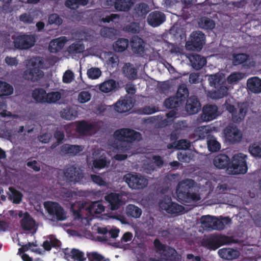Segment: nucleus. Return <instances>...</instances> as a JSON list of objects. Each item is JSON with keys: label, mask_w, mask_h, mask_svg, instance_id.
<instances>
[{"label": "nucleus", "mask_w": 261, "mask_h": 261, "mask_svg": "<svg viewBox=\"0 0 261 261\" xmlns=\"http://www.w3.org/2000/svg\"><path fill=\"white\" fill-rule=\"evenodd\" d=\"M247 158V155L239 153L234 154L230 161L227 155L221 153L214 158L213 163L218 169H226V172L228 174H244L248 170Z\"/></svg>", "instance_id": "1"}, {"label": "nucleus", "mask_w": 261, "mask_h": 261, "mask_svg": "<svg viewBox=\"0 0 261 261\" xmlns=\"http://www.w3.org/2000/svg\"><path fill=\"white\" fill-rule=\"evenodd\" d=\"M141 136L140 133L127 128L117 129L114 133L115 139L121 142L118 146L119 150L123 152L129 150L130 148V143L135 140H139Z\"/></svg>", "instance_id": "2"}, {"label": "nucleus", "mask_w": 261, "mask_h": 261, "mask_svg": "<svg viewBox=\"0 0 261 261\" xmlns=\"http://www.w3.org/2000/svg\"><path fill=\"white\" fill-rule=\"evenodd\" d=\"M205 43V35L200 31H195L191 33L189 40L186 43L187 50L200 51Z\"/></svg>", "instance_id": "3"}, {"label": "nucleus", "mask_w": 261, "mask_h": 261, "mask_svg": "<svg viewBox=\"0 0 261 261\" xmlns=\"http://www.w3.org/2000/svg\"><path fill=\"white\" fill-rule=\"evenodd\" d=\"M43 63L42 61L39 59L35 58L32 60L31 65L33 67L24 71V78L32 82H37L40 80L44 76V72L40 68Z\"/></svg>", "instance_id": "4"}, {"label": "nucleus", "mask_w": 261, "mask_h": 261, "mask_svg": "<svg viewBox=\"0 0 261 261\" xmlns=\"http://www.w3.org/2000/svg\"><path fill=\"white\" fill-rule=\"evenodd\" d=\"M15 48L20 50L28 49L33 47L36 42L35 36L21 33L16 37L12 36Z\"/></svg>", "instance_id": "5"}, {"label": "nucleus", "mask_w": 261, "mask_h": 261, "mask_svg": "<svg viewBox=\"0 0 261 261\" xmlns=\"http://www.w3.org/2000/svg\"><path fill=\"white\" fill-rule=\"evenodd\" d=\"M44 206L54 220L63 221L66 219L64 210L58 202L46 201L44 203Z\"/></svg>", "instance_id": "6"}, {"label": "nucleus", "mask_w": 261, "mask_h": 261, "mask_svg": "<svg viewBox=\"0 0 261 261\" xmlns=\"http://www.w3.org/2000/svg\"><path fill=\"white\" fill-rule=\"evenodd\" d=\"M234 242L231 237L224 235L213 236L204 241V245L209 249L215 250L220 246Z\"/></svg>", "instance_id": "7"}, {"label": "nucleus", "mask_w": 261, "mask_h": 261, "mask_svg": "<svg viewBox=\"0 0 261 261\" xmlns=\"http://www.w3.org/2000/svg\"><path fill=\"white\" fill-rule=\"evenodd\" d=\"M123 179L132 189H142L148 184V180L140 174L127 173L124 176Z\"/></svg>", "instance_id": "8"}, {"label": "nucleus", "mask_w": 261, "mask_h": 261, "mask_svg": "<svg viewBox=\"0 0 261 261\" xmlns=\"http://www.w3.org/2000/svg\"><path fill=\"white\" fill-rule=\"evenodd\" d=\"M64 175L68 182H73V184L78 182L82 184L85 182L84 180L85 178L84 174L74 166H71L66 168L64 171Z\"/></svg>", "instance_id": "9"}, {"label": "nucleus", "mask_w": 261, "mask_h": 261, "mask_svg": "<svg viewBox=\"0 0 261 261\" xmlns=\"http://www.w3.org/2000/svg\"><path fill=\"white\" fill-rule=\"evenodd\" d=\"M159 206L170 214H178L184 210L182 205L172 202L171 197H168L160 201Z\"/></svg>", "instance_id": "10"}, {"label": "nucleus", "mask_w": 261, "mask_h": 261, "mask_svg": "<svg viewBox=\"0 0 261 261\" xmlns=\"http://www.w3.org/2000/svg\"><path fill=\"white\" fill-rule=\"evenodd\" d=\"M227 140L232 143L240 142L242 138V134L237 126L234 125L227 126L224 130Z\"/></svg>", "instance_id": "11"}, {"label": "nucleus", "mask_w": 261, "mask_h": 261, "mask_svg": "<svg viewBox=\"0 0 261 261\" xmlns=\"http://www.w3.org/2000/svg\"><path fill=\"white\" fill-rule=\"evenodd\" d=\"M195 184V181L192 179H186L179 182L176 189L177 197L182 199L185 196H188L190 189Z\"/></svg>", "instance_id": "12"}, {"label": "nucleus", "mask_w": 261, "mask_h": 261, "mask_svg": "<svg viewBox=\"0 0 261 261\" xmlns=\"http://www.w3.org/2000/svg\"><path fill=\"white\" fill-rule=\"evenodd\" d=\"M165 14L159 11L151 12L148 16L147 21L148 24L153 27H158L166 21Z\"/></svg>", "instance_id": "13"}, {"label": "nucleus", "mask_w": 261, "mask_h": 261, "mask_svg": "<svg viewBox=\"0 0 261 261\" xmlns=\"http://www.w3.org/2000/svg\"><path fill=\"white\" fill-rule=\"evenodd\" d=\"M218 107L215 105H206L202 109L201 116L204 121H210L216 119L218 116Z\"/></svg>", "instance_id": "14"}, {"label": "nucleus", "mask_w": 261, "mask_h": 261, "mask_svg": "<svg viewBox=\"0 0 261 261\" xmlns=\"http://www.w3.org/2000/svg\"><path fill=\"white\" fill-rule=\"evenodd\" d=\"M133 105V100L129 97L121 98L115 104V110L118 113H123L129 111Z\"/></svg>", "instance_id": "15"}, {"label": "nucleus", "mask_w": 261, "mask_h": 261, "mask_svg": "<svg viewBox=\"0 0 261 261\" xmlns=\"http://www.w3.org/2000/svg\"><path fill=\"white\" fill-rule=\"evenodd\" d=\"M76 130L78 133L83 134L89 132L95 133L98 130V126L95 122H88L83 120L78 122Z\"/></svg>", "instance_id": "16"}, {"label": "nucleus", "mask_w": 261, "mask_h": 261, "mask_svg": "<svg viewBox=\"0 0 261 261\" xmlns=\"http://www.w3.org/2000/svg\"><path fill=\"white\" fill-rule=\"evenodd\" d=\"M63 252L64 254V258L68 261H70L71 259L85 261L86 259L84 252L77 249L73 248L69 251L68 248H65L63 250Z\"/></svg>", "instance_id": "17"}, {"label": "nucleus", "mask_w": 261, "mask_h": 261, "mask_svg": "<svg viewBox=\"0 0 261 261\" xmlns=\"http://www.w3.org/2000/svg\"><path fill=\"white\" fill-rule=\"evenodd\" d=\"M185 109L191 115L196 114L200 110L201 104L196 96H191L187 99Z\"/></svg>", "instance_id": "18"}, {"label": "nucleus", "mask_w": 261, "mask_h": 261, "mask_svg": "<svg viewBox=\"0 0 261 261\" xmlns=\"http://www.w3.org/2000/svg\"><path fill=\"white\" fill-rule=\"evenodd\" d=\"M133 52L139 55H143L145 52V43L143 40L138 36H133L130 42Z\"/></svg>", "instance_id": "19"}, {"label": "nucleus", "mask_w": 261, "mask_h": 261, "mask_svg": "<svg viewBox=\"0 0 261 261\" xmlns=\"http://www.w3.org/2000/svg\"><path fill=\"white\" fill-rule=\"evenodd\" d=\"M248 91L254 94L261 93V79L257 76L249 78L247 81Z\"/></svg>", "instance_id": "20"}, {"label": "nucleus", "mask_w": 261, "mask_h": 261, "mask_svg": "<svg viewBox=\"0 0 261 261\" xmlns=\"http://www.w3.org/2000/svg\"><path fill=\"white\" fill-rule=\"evenodd\" d=\"M218 253L221 258L226 260L236 259L240 255L239 251L232 248H222L218 250Z\"/></svg>", "instance_id": "21"}, {"label": "nucleus", "mask_w": 261, "mask_h": 261, "mask_svg": "<svg viewBox=\"0 0 261 261\" xmlns=\"http://www.w3.org/2000/svg\"><path fill=\"white\" fill-rule=\"evenodd\" d=\"M149 11V7L147 4L140 3L135 6L133 15L137 19L144 18Z\"/></svg>", "instance_id": "22"}, {"label": "nucleus", "mask_w": 261, "mask_h": 261, "mask_svg": "<svg viewBox=\"0 0 261 261\" xmlns=\"http://www.w3.org/2000/svg\"><path fill=\"white\" fill-rule=\"evenodd\" d=\"M83 149L84 147L82 145L64 144L61 146L60 150L65 154L75 156L83 151Z\"/></svg>", "instance_id": "23"}, {"label": "nucleus", "mask_w": 261, "mask_h": 261, "mask_svg": "<svg viewBox=\"0 0 261 261\" xmlns=\"http://www.w3.org/2000/svg\"><path fill=\"white\" fill-rule=\"evenodd\" d=\"M105 200L109 203L112 211L118 210L122 203L119 195L115 193H111L105 196Z\"/></svg>", "instance_id": "24"}, {"label": "nucleus", "mask_w": 261, "mask_h": 261, "mask_svg": "<svg viewBox=\"0 0 261 261\" xmlns=\"http://www.w3.org/2000/svg\"><path fill=\"white\" fill-rule=\"evenodd\" d=\"M189 60L192 67L197 70L201 69L206 63V59L198 54L191 55Z\"/></svg>", "instance_id": "25"}, {"label": "nucleus", "mask_w": 261, "mask_h": 261, "mask_svg": "<svg viewBox=\"0 0 261 261\" xmlns=\"http://www.w3.org/2000/svg\"><path fill=\"white\" fill-rule=\"evenodd\" d=\"M67 39L66 37H61L50 41L49 44V49L51 53H57L65 45Z\"/></svg>", "instance_id": "26"}, {"label": "nucleus", "mask_w": 261, "mask_h": 261, "mask_svg": "<svg viewBox=\"0 0 261 261\" xmlns=\"http://www.w3.org/2000/svg\"><path fill=\"white\" fill-rule=\"evenodd\" d=\"M20 225L23 230H31L33 229L35 222L28 212L24 213L23 217L20 220Z\"/></svg>", "instance_id": "27"}, {"label": "nucleus", "mask_w": 261, "mask_h": 261, "mask_svg": "<svg viewBox=\"0 0 261 261\" xmlns=\"http://www.w3.org/2000/svg\"><path fill=\"white\" fill-rule=\"evenodd\" d=\"M177 254V251L174 248L167 246V248L161 252V255L163 261H175Z\"/></svg>", "instance_id": "28"}, {"label": "nucleus", "mask_w": 261, "mask_h": 261, "mask_svg": "<svg viewBox=\"0 0 261 261\" xmlns=\"http://www.w3.org/2000/svg\"><path fill=\"white\" fill-rule=\"evenodd\" d=\"M191 146L190 142L187 139H180L173 143H169L167 145L168 149H177L181 150H186L189 148Z\"/></svg>", "instance_id": "29"}, {"label": "nucleus", "mask_w": 261, "mask_h": 261, "mask_svg": "<svg viewBox=\"0 0 261 261\" xmlns=\"http://www.w3.org/2000/svg\"><path fill=\"white\" fill-rule=\"evenodd\" d=\"M132 4V0H115L114 8L118 11L126 12L129 10Z\"/></svg>", "instance_id": "30"}, {"label": "nucleus", "mask_w": 261, "mask_h": 261, "mask_svg": "<svg viewBox=\"0 0 261 261\" xmlns=\"http://www.w3.org/2000/svg\"><path fill=\"white\" fill-rule=\"evenodd\" d=\"M215 89L216 90L213 92V98L215 99L222 98L228 94V88L225 81Z\"/></svg>", "instance_id": "31"}, {"label": "nucleus", "mask_w": 261, "mask_h": 261, "mask_svg": "<svg viewBox=\"0 0 261 261\" xmlns=\"http://www.w3.org/2000/svg\"><path fill=\"white\" fill-rule=\"evenodd\" d=\"M231 222V219L228 217H221L220 219L215 217L213 229L222 230L224 228L225 225H229Z\"/></svg>", "instance_id": "32"}, {"label": "nucleus", "mask_w": 261, "mask_h": 261, "mask_svg": "<svg viewBox=\"0 0 261 261\" xmlns=\"http://www.w3.org/2000/svg\"><path fill=\"white\" fill-rule=\"evenodd\" d=\"M129 41L127 39L120 38L113 44V49L116 52L121 53L125 50L128 46Z\"/></svg>", "instance_id": "33"}, {"label": "nucleus", "mask_w": 261, "mask_h": 261, "mask_svg": "<svg viewBox=\"0 0 261 261\" xmlns=\"http://www.w3.org/2000/svg\"><path fill=\"white\" fill-rule=\"evenodd\" d=\"M123 70L125 76L130 80H134L137 78V70L134 65L130 63H126L123 67Z\"/></svg>", "instance_id": "34"}, {"label": "nucleus", "mask_w": 261, "mask_h": 261, "mask_svg": "<svg viewBox=\"0 0 261 261\" xmlns=\"http://www.w3.org/2000/svg\"><path fill=\"white\" fill-rule=\"evenodd\" d=\"M117 86V83L114 80L110 79L105 81L100 84L99 89L103 93H109L115 90Z\"/></svg>", "instance_id": "35"}, {"label": "nucleus", "mask_w": 261, "mask_h": 261, "mask_svg": "<svg viewBox=\"0 0 261 261\" xmlns=\"http://www.w3.org/2000/svg\"><path fill=\"white\" fill-rule=\"evenodd\" d=\"M181 102L176 96H171L165 100L164 105L167 109L177 110L181 105Z\"/></svg>", "instance_id": "36"}, {"label": "nucleus", "mask_w": 261, "mask_h": 261, "mask_svg": "<svg viewBox=\"0 0 261 261\" xmlns=\"http://www.w3.org/2000/svg\"><path fill=\"white\" fill-rule=\"evenodd\" d=\"M46 95V91L43 88H35L32 92V97L38 103H45Z\"/></svg>", "instance_id": "37"}, {"label": "nucleus", "mask_w": 261, "mask_h": 261, "mask_svg": "<svg viewBox=\"0 0 261 261\" xmlns=\"http://www.w3.org/2000/svg\"><path fill=\"white\" fill-rule=\"evenodd\" d=\"M239 112L238 115L233 116L232 120L234 122H240L245 118L248 110V105L246 103H243L239 106Z\"/></svg>", "instance_id": "38"}, {"label": "nucleus", "mask_w": 261, "mask_h": 261, "mask_svg": "<svg viewBox=\"0 0 261 261\" xmlns=\"http://www.w3.org/2000/svg\"><path fill=\"white\" fill-rule=\"evenodd\" d=\"M14 89L10 84L0 81V97L7 96L13 94Z\"/></svg>", "instance_id": "39"}, {"label": "nucleus", "mask_w": 261, "mask_h": 261, "mask_svg": "<svg viewBox=\"0 0 261 261\" xmlns=\"http://www.w3.org/2000/svg\"><path fill=\"white\" fill-rule=\"evenodd\" d=\"M85 50V46L79 41H76L70 44L67 48L70 55H76L82 53Z\"/></svg>", "instance_id": "40"}, {"label": "nucleus", "mask_w": 261, "mask_h": 261, "mask_svg": "<svg viewBox=\"0 0 261 261\" xmlns=\"http://www.w3.org/2000/svg\"><path fill=\"white\" fill-rule=\"evenodd\" d=\"M126 214L128 217L138 218L142 214V210L134 204H128L126 208Z\"/></svg>", "instance_id": "41"}, {"label": "nucleus", "mask_w": 261, "mask_h": 261, "mask_svg": "<svg viewBox=\"0 0 261 261\" xmlns=\"http://www.w3.org/2000/svg\"><path fill=\"white\" fill-rule=\"evenodd\" d=\"M9 190L11 192V194H9V199L12 200L13 203L19 204L23 196L22 193L12 187H9Z\"/></svg>", "instance_id": "42"}, {"label": "nucleus", "mask_w": 261, "mask_h": 261, "mask_svg": "<svg viewBox=\"0 0 261 261\" xmlns=\"http://www.w3.org/2000/svg\"><path fill=\"white\" fill-rule=\"evenodd\" d=\"M88 208L90 213L94 214H100L105 210V206L99 201L92 202Z\"/></svg>", "instance_id": "43"}, {"label": "nucleus", "mask_w": 261, "mask_h": 261, "mask_svg": "<svg viewBox=\"0 0 261 261\" xmlns=\"http://www.w3.org/2000/svg\"><path fill=\"white\" fill-rule=\"evenodd\" d=\"M199 24L200 27L205 30H212L215 27V21L206 17L201 18Z\"/></svg>", "instance_id": "44"}, {"label": "nucleus", "mask_w": 261, "mask_h": 261, "mask_svg": "<svg viewBox=\"0 0 261 261\" xmlns=\"http://www.w3.org/2000/svg\"><path fill=\"white\" fill-rule=\"evenodd\" d=\"M249 56L246 54L241 53L234 55L232 58L233 65L237 66L243 64L249 59Z\"/></svg>", "instance_id": "45"}, {"label": "nucleus", "mask_w": 261, "mask_h": 261, "mask_svg": "<svg viewBox=\"0 0 261 261\" xmlns=\"http://www.w3.org/2000/svg\"><path fill=\"white\" fill-rule=\"evenodd\" d=\"M61 94L59 91L51 92L46 93L45 103H55L60 99Z\"/></svg>", "instance_id": "46"}, {"label": "nucleus", "mask_w": 261, "mask_h": 261, "mask_svg": "<svg viewBox=\"0 0 261 261\" xmlns=\"http://www.w3.org/2000/svg\"><path fill=\"white\" fill-rule=\"evenodd\" d=\"M89 0H66L65 5L71 9H77L80 6H86Z\"/></svg>", "instance_id": "47"}, {"label": "nucleus", "mask_w": 261, "mask_h": 261, "mask_svg": "<svg viewBox=\"0 0 261 261\" xmlns=\"http://www.w3.org/2000/svg\"><path fill=\"white\" fill-rule=\"evenodd\" d=\"M249 151L252 156L261 158V143L255 142L252 144L249 147Z\"/></svg>", "instance_id": "48"}, {"label": "nucleus", "mask_w": 261, "mask_h": 261, "mask_svg": "<svg viewBox=\"0 0 261 261\" xmlns=\"http://www.w3.org/2000/svg\"><path fill=\"white\" fill-rule=\"evenodd\" d=\"M108 162L106 157L101 156L98 159L93 160L92 161L93 167L95 169H101L108 166Z\"/></svg>", "instance_id": "49"}, {"label": "nucleus", "mask_w": 261, "mask_h": 261, "mask_svg": "<svg viewBox=\"0 0 261 261\" xmlns=\"http://www.w3.org/2000/svg\"><path fill=\"white\" fill-rule=\"evenodd\" d=\"M189 95V91L186 85L179 86L176 94V96L181 101H185Z\"/></svg>", "instance_id": "50"}, {"label": "nucleus", "mask_w": 261, "mask_h": 261, "mask_svg": "<svg viewBox=\"0 0 261 261\" xmlns=\"http://www.w3.org/2000/svg\"><path fill=\"white\" fill-rule=\"evenodd\" d=\"M215 220V216H211L210 215L202 216L201 218V224L205 227L213 229Z\"/></svg>", "instance_id": "51"}, {"label": "nucleus", "mask_w": 261, "mask_h": 261, "mask_svg": "<svg viewBox=\"0 0 261 261\" xmlns=\"http://www.w3.org/2000/svg\"><path fill=\"white\" fill-rule=\"evenodd\" d=\"M209 80L211 85L215 88L218 87V86L225 82L223 81L220 76L217 74L211 75Z\"/></svg>", "instance_id": "52"}, {"label": "nucleus", "mask_w": 261, "mask_h": 261, "mask_svg": "<svg viewBox=\"0 0 261 261\" xmlns=\"http://www.w3.org/2000/svg\"><path fill=\"white\" fill-rule=\"evenodd\" d=\"M209 150L211 152H216L221 148L220 143L215 139H211L207 142Z\"/></svg>", "instance_id": "53"}, {"label": "nucleus", "mask_w": 261, "mask_h": 261, "mask_svg": "<svg viewBox=\"0 0 261 261\" xmlns=\"http://www.w3.org/2000/svg\"><path fill=\"white\" fill-rule=\"evenodd\" d=\"M101 74L100 70L98 68H91L87 70V75L89 79H97Z\"/></svg>", "instance_id": "54"}, {"label": "nucleus", "mask_w": 261, "mask_h": 261, "mask_svg": "<svg viewBox=\"0 0 261 261\" xmlns=\"http://www.w3.org/2000/svg\"><path fill=\"white\" fill-rule=\"evenodd\" d=\"M125 30L128 33H138L140 31L139 24L135 22H131L125 27Z\"/></svg>", "instance_id": "55"}, {"label": "nucleus", "mask_w": 261, "mask_h": 261, "mask_svg": "<svg viewBox=\"0 0 261 261\" xmlns=\"http://www.w3.org/2000/svg\"><path fill=\"white\" fill-rule=\"evenodd\" d=\"M120 19V15L117 14H111L109 11V14L106 15L105 19H103L102 24L109 23L111 22H117Z\"/></svg>", "instance_id": "56"}, {"label": "nucleus", "mask_w": 261, "mask_h": 261, "mask_svg": "<svg viewBox=\"0 0 261 261\" xmlns=\"http://www.w3.org/2000/svg\"><path fill=\"white\" fill-rule=\"evenodd\" d=\"M97 231L98 233L103 235L102 237H97L98 241L101 242H106L108 240V237L107 234H108L109 230L107 227H98Z\"/></svg>", "instance_id": "57"}, {"label": "nucleus", "mask_w": 261, "mask_h": 261, "mask_svg": "<svg viewBox=\"0 0 261 261\" xmlns=\"http://www.w3.org/2000/svg\"><path fill=\"white\" fill-rule=\"evenodd\" d=\"M109 14V11L100 10L95 12L94 17L99 24H102L106 15Z\"/></svg>", "instance_id": "58"}, {"label": "nucleus", "mask_w": 261, "mask_h": 261, "mask_svg": "<svg viewBox=\"0 0 261 261\" xmlns=\"http://www.w3.org/2000/svg\"><path fill=\"white\" fill-rule=\"evenodd\" d=\"M63 20L62 18L57 14L54 13L50 14L48 17V22L49 24H55L60 25L62 23Z\"/></svg>", "instance_id": "59"}, {"label": "nucleus", "mask_w": 261, "mask_h": 261, "mask_svg": "<svg viewBox=\"0 0 261 261\" xmlns=\"http://www.w3.org/2000/svg\"><path fill=\"white\" fill-rule=\"evenodd\" d=\"M242 73L240 72H233L231 73L227 78L229 84L236 83L242 79Z\"/></svg>", "instance_id": "60"}, {"label": "nucleus", "mask_w": 261, "mask_h": 261, "mask_svg": "<svg viewBox=\"0 0 261 261\" xmlns=\"http://www.w3.org/2000/svg\"><path fill=\"white\" fill-rule=\"evenodd\" d=\"M91 95L88 91H83L80 93L78 100L81 103H85L90 100Z\"/></svg>", "instance_id": "61"}, {"label": "nucleus", "mask_w": 261, "mask_h": 261, "mask_svg": "<svg viewBox=\"0 0 261 261\" xmlns=\"http://www.w3.org/2000/svg\"><path fill=\"white\" fill-rule=\"evenodd\" d=\"M87 255L89 261H103L104 257L97 252L88 253Z\"/></svg>", "instance_id": "62"}, {"label": "nucleus", "mask_w": 261, "mask_h": 261, "mask_svg": "<svg viewBox=\"0 0 261 261\" xmlns=\"http://www.w3.org/2000/svg\"><path fill=\"white\" fill-rule=\"evenodd\" d=\"M139 111L141 114L150 115L155 113L158 110L154 107H151L149 106H146L140 108Z\"/></svg>", "instance_id": "63"}, {"label": "nucleus", "mask_w": 261, "mask_h": 261, "mask_svg": "<svg viewBox=\"0 0 261 261\" xmlns=\"http://www.w3.org/2000/svg\"><path fill=\"white\" fill-rule=\"evenodd\" d=\"M91 179L92 181L100 186H106L107 185L106 182L100 177L99 175L96 174H91L90 175Z\"/></svg>", "instance_id": "64"}]
</instances>
